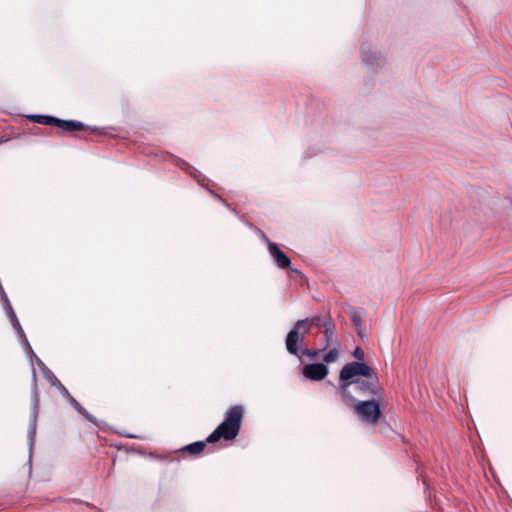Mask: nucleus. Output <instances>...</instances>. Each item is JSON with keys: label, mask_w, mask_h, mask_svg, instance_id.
<instances>
[{"label": "nucleus", "mask_w": 512, "mask_h": 512, "mask_svg": "<svg viewBox=\"0 0 512 512\" xmlns=\"http://www.w3.org/2000/svg\"><path fill=\"white\" fill-rule=\"evenodd\" d=\"M353 404L354 412L358 417L371 425H375L382 418V411L378 399L370 400H356L351 402Z\"/></svg>", "instance_id": "nucleus-3"}, {"label": "nucleus", "mask_w": 512, "mask_h": 512, "mask_svg": "<svg viewBox=\"0 0 512 512\" xmlns=\"http://www.w3.org/2000/svg\"><path fill=\"white\" fill-rule=\"evenodd\" d=\"M242 418V406L230 407L225 413L224 421L208 436L207 442L215 443L221 438L227 441L235 439L240 431Z\"/></svg>", "instance_id": "nucleus-2"}, {"label": "nucleus", "mask_w": 512, "mask_h": 512, "mask_svg": "<svg viewBox=\"0 0 512 512\" xmlns=\"http://www.w3.org/2000/svg\"><path fill=\"white\" fill-rule=\"evenodd\" d=\"M38 413H39V399H38L37 392L34 391L33 395H32V414L31 415H35V417H38Z\"/></svg>", "instance_id": "nucleus-18"}, {"label": "nucleus", "mask_w": 512, "mask_h": 512, "mask_svg": "<svg viewBox=\"0 0 512 512\" xmlns=\"http://www.w3.org/2000/svg\"><path fill=\"white\" fill-rule=\"evenodd\" d=\"M44 374H45V377L46 379L52 384V385H55L57 383H59V380L55 377V375L49 370V369H46L44 371Z\"/></svg>", "instance_id": "nucleus-21"}, {"label": "nucleus", "mask_w": 512, "mask_h": 512, "mask_svg": "<svg viewBox=\"0 0 512 512\" xmlns=\"http://www.w3.org/2000/svg\"><path fill=\"white\" fill-rule=\"evenodd\" d=\"M310 327L304 319L298 320L293 328L288 332L285 345L289 354L298 355V342L303 341L306 335L309 333Z\"/></svg>", "instance_id": "nucleus-5"}, {"label": "nucleus", "mask_w": 512, "mask_h": 512, "mask_svg": "<svg viewBox=\"0 0 512 512\" xmlns=\"http://www.w3.org/2000/svg\"><path fill=\"white\" fill-rule=\"evenodd\" d=\"M291 271H292V272H294V273H296V274L301 275V272H300L299 270H297V269H291Z\"/></svg>", "instance_id": "nucleus-24"}, {"label": "nucleus", "mask_w": 512, "mask_h": 512, "mask_svg": "<svg viewBox=\"0 0 512 512\" xmlns=\"http://www.w3.org/2000/svg\"><path fill=\"white\" fill-rule=\"evenodd\" d=\"M338 388L342 397L350 402H355L358 397L366 398L369 396H377L381 399L379 381L376 374L371 377L339 384Z\"/></svg>", "instance_id": "nucleus-1"}, {"label": "nucleus", "mask_w": 512, "mask_h": 512, "mask_svg": "<svg viewBox=\"0 0 512 512\" xmlns=\"http://www.w3.org/2000/svg\"><path fill=\"white\" fill-rule=\"evenodd\" d=\"M57 384L59 385L61 392H62L64 395H67V396L70 398L71 396H70V394H69L68 390H67V389H66V388H65V387H64L60 382H59V383H57Z\"/></svg>", "instance_id": "nucleus-22"}, {"label": "nucleus", "mask_w": 512, "mask_h": 512, "mask_svg": "<svg viewBox=\"0 0 512 512\" xmlns=\"http://www.w3.org/2000/svg\"><path fill=\"white\" fill-rule=\"evenodd\" d=\"M350 317H351V320H352L354 326L356 327V329L358 331L359 336L363 337V334H362L363 319H362L361 315L359 313H357L356 311H353L350 314Z\"/></svg>", "instance_id": "nucleus-16"}, {"label": "nucleus", "mask_w": 512, "mask_h": 512, "mask_svg": "<svg viewBox=\"0 0 512 512\" xmlns=\"http://www.w3.org/2000/svg\"><path fill=\"white\" fill-rule=\"evenodd\" d=\"M375 373L364 362H350L345 364L339 373V384H343L361 377H371Z\"/></svg>", "instance_id": "nucleus-4"}, {"label": "nucleus", "mask_w": 512, "mask_h": 512, "mask_svg": "<svg viewBox=\"0 0 512 512\" xmlns=\"http://www.w3.org/2000/svg\"><path fill=\"white\" fill-rule=\"evenodd\" d=\"M324 328V339H325V345L322 350H326L327 348L331 346H339L337 338L335 336V325L333 321L331 320V317L328 316L325 323H323Z\"/></svg>", "instance_id": "nucleus-8"}, {"label": "nucleus", "mask_w": 512, "mask_h": 512, "mask_svg": "<svg viewBox=\"0 0 512 512\" xmlns=\"http://www.w3.org/2000/svg\"><path fill=\"white\" fill-rule=\"evenodd\" d=\"M321 351L322 350L303 349L301 353H302V355H305V356L309 357L310 359H315Z\"/></svg>", "instance_id": "nucleus-19"}, {"label": "nucleus", "mask_w": 512, "mask_h": 512, "mask_svg": "<svg viewBox=\"0 0 512 512\" xmlns=\"http://www.w3.org/2000/svg\"><path fill=\"white\" fill-rule=\"evenodd\" d=\"M352 355L355 359L358 360L357 362H362L365 357L364 351L360 347H356Z\"/></svg>", "instance_id": "nucleus-20"}, {"label": "nucleus", "mask_w": 512, "mask_h": 512, "mask_svg": "<svg viewBox=\"0 0 512 512\" xmlns=\"http://www.w3.org/2000/svg\"><path fill=\"white\" fill-rule=\"evenodd\" d=\"M332 348L323 357V361L326 363L334 362L339 355V346H331Z\"/></svg>", "instance_id": "nucleus-17"}, {"label": "nucleus", "mask_w": 512, "mask_h": 512, "mask_svg": "<svg viewBox=\"0 0 512 512\" xmlns=\"http://www.w3.org/2000/svg\"><path fill=\"white\" fill-rule=\"evenodd\" d=\"M28 118L35 123L49 126H54L56 120V117L50 115H30Z\"/></svg>", "instance_id": "nucleus-11"}, {"label": "nucleus", "mask_w": 512, "mask_h": 512, "mask_svg": "<svg viewBox=\"0 0 512 512\" xmlns=\"http://www.w3.org/2000/svg\"><path fill=\"white\" fill-rule=\"evenodd\" d=\"M362 59L364 63L372 69L381 66L383 63V58L379 53L366 51L364 48L362 49Z\"/></svg>", "instance_id": "nucleus-9"}, {"label": "nucleus", "mask_w": 512, "mask_h": 512, "mask_svg": "<svg viewBox=\"0 0 512 512\" xmlns=\"http://www.w3.org/2000/svg\"><path fill=\"white\" fill-rule=\"evenodd\" d=\"M265 240L268 245L269 253L272 256L275 264L281 269L291 268V261L289 257L279 249L277 244L269 241L267 238H265Z\"/></svg>", "instance_id": "nucleus-7"}, {"label": "nucleus", "mask_w": 512, "mask_h": 512, "mask_svg": "<svg viewBox=\"0 0 512 512\" xmlns=\"http://www.w3.org/2000/svg\"><path fill=\"white\" fill-rule=\"evenodd\" d=\"M36 362H37V365L39 366V368H41L43 371H45L47 369L45 364L38 357H36Z\"/></svg>", "instance_id": "nucleus-23"}, {"label": "nucleus", "mask_w": 512, "mask_h": 512, "mask_svg": "<svg viewBox=\"0 0 512 512\" xmlns=\"http://www.w3.org/2000/svg\"><path fill=\"white\" fill-rule=\"evenodd\" d=\"M328 367L323 363L307 364L303 367V375L310 380L319 381L328 375Z\"/></svg>", "instance_id": "nucleus-6"}, {"label": "nucleus", "mask_w": 512, "mask_h": 512, "mask_svg": "<svg viewBox=\"0 0 512 512\" xmlns=\"http://www.w3.org/2000/svg\"><path fill=\"white\" fill-rule=\"evenodd\" d=\"M304 320L307 321V323L311 329L312 327H323V323L326 322L327 317L324 318L322 316L316 315L313 317L305 318Z\"/></svg>", "instance_id": "nucleus-15"}, {"label": "nucleus", "mask_w": 512, "mask_h": 512, "mask_svg": "<svg viewBox=\"0 0 512 512\" xmlns=\"http://www.w3.org/2000/svg\"><path fill=\"white\" fill-rule=\"evenodd\" d=\"M205 446H206L205 442L197 441V442H194V443H191V444L185 446L183 448V450L189 452L190 454L197 455V454H200L204 450Z\"/></svg>", "instance_id": "nucleus-13"}, {"label": "nucleus", "mask_w": 512, "mask_h": 512, "mask_svg": "<svg viewBox=\"0 0 512 512\" xmlns=\"http://www.w3.org/2000/svg\"><path fill=\"white\" fill-rule=\"evenodd\" d=\"M71 404L73 407L82 414L88 421L98 425L96 418L91 415L77 400H75L73 397H70Z\"/></svg>", "instance_id": "nucleus-12"}, {"label": "nucleus", "mask_w": 512, "mask_h": 512, "mask_svg": "<svg viewBox=\"0 0 512 512\" xmlns=\"http://www.w3.org/2000/svg\"><path fill=\"white\" fill-rule=\"evenodd\" d=\"M56 127H59L63 129L64 131L68 132H74L84 129V124L77 120H62L59 118H56L55 125Z\"/></svg>", "instance_id": "nucleus-10"}, {"label": "nucleus", "mask_w": 512, "mask_h": 512, "mask_svg": "<svg viewBox=\"0 0 512 512\" xmlns=\"http://www.w3.org/2000/svg\"><path fill=\"white\" fill-rule=\"evenodd\" d=\"M36 423H37V417H35V415H31L30 424H29V428H28V440H29L30 447H32L33 442H34V437L36 434Z\"/></svg>", "instance_id": "nucleus-14"}]
</instances>
